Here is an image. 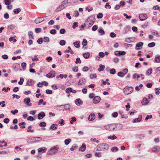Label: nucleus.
I'll return each instance as SVG.
<instances>
[{
	"label": "nucleus",
	"mask_w": 160,
	"mask_h": 160,
	"mask_svg": "<svg viewBox=\"0 0 160 160\" xmlns=\"http://www.w3.org/2000/svg\"><path fill=\"white\" fill-rule=\"evenodd\" d=\"M95 21V16L94 15H91L89 17L86 21L85 25L87 27H90L94 23Z\"/></svg>",
	"instance_id": "nucleus-1"
},
{
	"label": "nucleus",
	"mask_w": 160,
	"mask_h": 160,
	"mask_svg": "<svg viewBox=\"0 0 160 160\" xmlns=\"http://www.w3.org/2000/svg\"><path fill=\"white\" fill-rule=\"evenodd\" d=\"M68 3V0H65L61 2V5L57 8L55 11L58 12L63 10L66 7V4Z\"/></svg>",
	"instance_id": "nucleus-2"
},
{
	"label": "nucleus",
	"mask_w": 160,
	"mask_h": 160,
	"mask_svg": "<svg viewBox=\"0 0 160 160\" xmlns=\"http://www.w3.org/2000/svg\"><path fill=\"white\" fill-rule=\"evenodd\" d=\"M99 148H101L100 151H106L109 149V145L106 143H102L99 144L98 146Z\"/></svg>",
	"instance_id": "nucleus-3"
},
{
	"label": "nucleus",
	"mask_w": 160,
	"mask_h": 160,
	"mask_svg": "<svg viewBox=\"0 0 160 160\" xmlns=\"http://www.w3.org/2000/svg\"><path fill=\"white\" fill-rule=\"evenodd\" d=\"M58 146H56L52 147L49 151L47 152V154L48 155H53L57 152L58 150Z\"/></svg>",
	"instance_id": "nucleus-4"
},
{
	"label": "nucleus",
	"mask_w": 160,
	"mask_h": 160,
	"mask_svg": "<svg viewBox=\"0 0 160 160\" xmlns=\"http://www.w3.org/2000/svg\"><path fill=\"white\" fill-rule=\"evenodd\" d=\"M133 88L132 87H126L123 89V92L126 95L131 93L133 91Z\"/></svg>",
	"instance_id": "nucleus-5"
},
{
	"label": "nucleus",
	"mask_w": 160,
	"mask_h": 160,
	"mask_svg": "<svg viewBox=\"0 0 160 160\" xmlns=\"http://www.w3.org/2000/svg\"><path fill=\"white\" fill-rule=\"evenodd\" d=\"M116 127L115 124H110L106 125L105 127V128L107 130L110 131H113Z\"/></svg>",
	"instance_id": "nucleus-6"
},
{
	"label": "nucleus",
	"mask_w": 160,
	"mask_h": 160,
	"mask_svg": "<svg viewBox=\"0 0 160 160\" xmlns=\"http://www.w3.org/2000/svg\"><path fill=\"white\" fill-rule=\"evenodd\" d=\"M55 76V72L54 71H51L50 72L46 75L48 78H52Z\"/></svg>",
	"instance_id": "nucleus-7"
},
{
	"label": "nucleus",
	"mask_w": 160,
	"mask_h": 160,
	"mask_svg": "<svg viewBox=\"0 0 160 160\" xmlns=\"http://www.w3.org/2000/svg\"><path fill=\"white\" fill-rule=\"evenodd\" d=\"M143 45V43L141 42L137 43L136 44L135 49L137 50H139L141 49L142 48Z\"/></svg>",
	"instance_id": "nucleus-8"
},
{
	"label": "nucleus",
	"mask_w": 160,
	"mask_h": 160,
	"mask_svg": "<svg viewBox=\"0 0 160 160\" xmlns=\"http://www.w3.org/2000/svg\"><path fill=\"white\" fill-rule=\"evenodd\" d=\"M139 18L141 21H144L147 19L148 16L145 14H141L139 15Z\"/></svg>",
	"instance_id": "nucleus-9"
},
{
	"label": "nucleus",
	"mask_w": 160,
	"mask_h": 160,
	"mask_svg": "<svg viewBox=\"0 0 160 160\" xmlns=\"http://www.w3.org/2000/svg\"><path fill=\"white\" fill-rule=\"evenodd\" d=\"M86 83V80L84 78H82L81 79L78 83V85L81 86L83 85H85Z\"/></svg>",
	"instance_id": "nucleus-10"
},
{
	"label": "nucleus",
	"mask_w": 160,
	"mask_h": 160,
	"mask_svg": "<svg viewBox=\"0 0 160 160\" xmlns=\"http://www.w3.org/2000/svg\"><path fill=\"white\" fill-rule=\"evenodd\" d=\"M101 100V98L100 97L97 96L95 97L93 99V102L95 104L98 103Z\"/></svg>",
	"instance_id": "nucleus-11"
},
{
	"label": "nucleus",
	"mask_w": 160,
	"mask_h": 160,
	"mask_svg": "<svg viewBox=\"0 0 160 160\" xmlns=\"http://www.w3.org/2000/svg\"><path fill=\"white\" fill-rule=\"evenodd\" d=\"M24 102L28 106H31L32 103H30V99L29 98H25L23 100Z\"/></svg>",
	"instance_id": "nucleus-12"
},
{
	"label": "nucleus",
	"mask_w": 160,
	"mask_h": 160,
	"mask_svg": "<svg viewBox=\"0 0 160 160\" xmlns=\"http://www.w3.org/2000/svg\"><path fill=\"white\" fill-rule=\"evenodd\" d=\"M95 118V114L93 113H92L89 115L88 117V119L89 121H92L94 120Z\"/></svg>",
	"instance_id": "nucleus-13"
},
{
	"label": "nucleus",
	"mask_w": 160,
	"mask_h": 160,
	"mask_svg": "<svg viewBox=\"0 0 160 160\" xmlns=\"http://www.w3.org/2000/svg\"><path fill=\"white\" fill-rule=\"evenodd\" d=\"M45 116V113L43 112H42L38 114V118L39 120L42 119Z\"/></svg>",
	"instance_id": "nucleus-14"
},
{
	"label": "nucleus",
	"mask_w": 160,
	"mask_h": 160,
	"mask_svg": "<svg viewBox=\"0 0 160 160\" xmlns=\"http://www.w3.org/2000/svg\"><path fill=\"white\" fill-rule=\"evenodd\" d=\"M45 19H42L41 18H38L34 21V22L36 24H38L45 20Z\"/></svg>",
	"instance_id": "nucleus-15"
},
{
	"label": "nucleus",
	"mask_w": 160,
	"mask_h": 160,
	"mask_svg": "<svg viewBox=\"0 0 160 160\" xmlns=\"http://www.w3.org/2000/svg\"><path fill=\"white\" fill-rule=\"evenodd\" d=\"M142 116L140 115L138 118L134 119L132 121V122H133L134 123L139 122L141 121L142 120Z\"/></svg>",
	"instance_id": "nucleus-16"
},
{
	"label": "nucleus",
	"mask_w": 160,
	"mask_h": 160,
	"mask_svg": "<svg viewBox=\"0 0 160 160\" xmlns=\"http://www.w3.org/2000/svg\"><path fill=\"white\" fill-rule=\"evenodd\" d=\"M76 104L77 105L80 106L82 104V101L79 98L77 99L76 100Z\"/></svg>",
	"instance_id": "nucleus-17"
},
{
	"label": "nucleus",
	"mask_w": 160,
	"mask_h": 160,
	"mask_svg": "<svg viewBox=\"0 0 160 160\" xmlns=\"http://www.w3.org/2000/svg\"><path fill=\"white\" fill-rule=\"evenodd\" d=\"M160 148L158 146H154L152 149V151L154 152H158L160 150Z\"/></svg>",
	"instance_id": "nucleus-18"
},
{
	"label": "nucleus",
	"mask_w": 160,
	"mask_h": 160,
	"mask_svg": "<svg viewBox=\"0 0 160 160\" xmlns=\"http://www.w3.org/2000/svg\"><path fill=\"white\" fill-rule=\"evenodd\" d=\"M35 138V140H34L33 141H32L30 142L31 143H35L37 142H38L39 141H40L42 140L41 138V137H36L34 138Z\"/></svg>",
	"instance_id": "nucleus-19"
},
{
	"label": "nucleus",
	"mask_w": 160,
	"mask_h": 160,
	"mask_svg": "<svg viewBox=\"0 0 160 160\" xmlns=\"http://www.w3.org/2000/svg\"><path fill=\"white\" fill-rule=\"evenodd\" d=\"M86 148V145L84 143H83L79 148V150L83 152L85 151Z\"/></svg>",
	"instance_id": "nucleus-20"
},
{
	"label": "nucleus",
	"mask_w": 160,
	"mask_h": 160,
	"mask_svg": "<svg viewBox=\"0 0 160 160\" xmlns=\"http://www.w3.org/2000/svg\"><path fill=\"white\" fill-rule=\"evenodd\" d=\"M34 81L31 79H30L28 80L27 82V84L29 86H32L33 85L34 83Z\"/></svg>",
	"instance_id": "nucleus-21"
},
{
	"label": "nucleus",
	"mask_w": 160,
	"mask_h": 160,
	"mask_svg": "<svg viewBox=\"0 0 160 160\" xmlns=\"http://www.w3.org/2000/svg\"><path fill=\"white\" fill-rule=\"evenodd\" d=\"M148 103L147 99L146 98H144L143 100L142 101V103L143 105H146Z\"/></svg>",
	"instance_id": "nucleus-22"
},
{
	"label": "nucleus",
	"mask_w": 160,
	"mask_h": 160,
	"mask_svg": "<svg viewBox=\"0 0 160 160\" xmlns=\"http://www.w3.org/2000/svg\"><path fill=\"white\" fill-rule=\"evenodd\" d=\"M58 125L57 124H53L49 128L50 129L53 130L57 128Z\"/></svg>",
	"instance_id": "nucleus-23"
},
{
	"label": "nucleus",
	"mask_w": 160,
	"mask_h": 160,
	"mask_svg": "<svg viewBox=\"0 0 160 160\" xmlns=\"http://www.w3.org/2000/svg\"><path fill=\"white\" fill-rule=\"evenodd\" d=\"M74 46L77 48H78L80 46V42L79 41H76L73 43Z\"/></svg>",
	"instance_id": "nucleus-24"
},
{
	"label": "nucleus",
	"mask_w": 160,
	"mask_h": 160,
	"mask_svg": "<svg viewBox=\"0 0 160 160\" xmlns=\"http://www.w3.org/2000/svg\"><path fill=\"white\" fill-rule=\"evenodd\" d=\"M98 32L101 33V35H102L104 34L105 33L104 31L103 30L102 27H100L99 28L98 30Z\"/></svg>",
	"instance_id": "nucleus-25"
},
{
	"label": "nucleus",
	"mask_w": 160,
	"mask_h": 160,
	"mask_svg": "<svg viewBox=\"0 0 160 160\" xmlns=\"http://www.w3.org/2000/svg\"><path fill=\"white\" fill-rule=\"evenodd\" d=\"M83 57L85 58H88L90 56V54L89 52H85L83 54Z\"/></svg>",
	"instance_id": "nucleus-26"
},
{
	"label": "nucleus",
	"mask_w": 160,
	"mask_h": 160,
	"mask_svg": "<svg viewBox=\"0 0 160 160\" xmlns=\"http://www.w3.org/2000/svg\"><path fill=\"white\" fill-rule=\"evenodd\" d=\"M99 68L98 69V71L99 72H101L105 68V66L102 64H100L99 66Z\"/></svg>",
	"instance_id": "nucleus-27"
},
{
	"label": "nucleus",
	"mask_w": 160,
	"mask_h": 160,
	"mask_svg": "<svg viewBox=\"0 0 160 160\" xmlns=\"http://www.w3.org/2000/svg\"><path fill=\"white\" fill-rule=\"evenodd\" d=\"M28 35L29 36V38L30 39H34V37L33 36L32 32L31 31L28 32Z\"/></svg>",
	"instance_id": "nucleus-28"
},
{
	"label": "nucleus",
	"mask_w": 160,
	"mask_h": 160,
	"mask_svg": "<svg viewBox=\"0 0 160 160\" xmlns=\"http://www.w3.org/2000/svg\"><path fill=\"white\" fill-rule=\"evenodd\" d=\"M64 106V109L65 110H70V106L69 104H65L64 105H61V106Z\"/></svg>",
	"instance_id": "nucleus-29"
},
{
	"label": "nucleus",
	"mask_w": 160,
	"mask_h": 160,
	"mask_svg": "<svg viewBox=\"0 0 160 160\" xmlns=\"http://www.w3.org/2000/svg\"><path fill=\"white\" fill-rule=\"evenodd\" d=\"M71 141V140L70 138L66 139L64 141V143L66 145H68Z\"/></svg>",
	"instance_id": "nucleus-30"
},
{
	"label": "nucleus",
	"mask_w": 160,
	"mask_h": 160,
	"mask_svg": "<svg viewBox=\"0 0 160 160\" xmlns=\"http://www.w3.org/2000/svg\"><path fill=\"white\" fill-rule=\"evenodd\" d=\"M152 69L151 68L149 69L146 72V74L147 75H150L152 73Z\"/></svg>",
	"instance_id": "nucleus-31"
},
{
	"label": "nucleus",
	"mask_w": 160,
	"mask_h": 160,
	"mask_svg": "<svg viewBox=\"0 0 160 160\" xmlns=\"http://www.w3.org/2000/svg\"><path fill=\"white\" fill-rule=\"evenodd\" d=\"M26 124V123L24 122H22L21 123H19L18 125L20 126H22L21 128H25V125Z\"/></svg>",
	"instance_id": "nucleus-32"
},
{
	"label": "nucleus",
	"mask_w": 160,
	"mask_h": 160,
	"mask_svg": "<svg viewBox=\"0 0 160 160\" xmlns=\"http://www.w3.org/2000/svg\"><path fill=\"white\" fill-rule=\"evenodd\" d=\"M21 9L20 8H18L14 9L13 10V12L15 14H18L21 11Z\"/></svg>",
	"instance_id": "nucleus-33"
},
{
	"label": "nucleus",
	"mask_w": 160,
	"mask_h": 160,
	"mask_svg": "<svg viewBox=\"0 0 160 160\" xmlns=\"http://www.w3.org/2000/svg\"><path fill=\"white\" fill-rule=\"evenodd\" d=\"M78 147V146L76 144H74L72 146V147L70 148V150L71 151H73L77 148Z\"/></svg>",
	"instance_id": "nucleus-34"
},
{
	"label": "nucleus",
	"mask_w": 160,
	"mask_h": 160,
	"mask_svg": "<svg viewBox=\"0 0 160 160\" xmlns=\"http://www.w3.org/2000/svg\"><path fill=\"white\" fill-rule=\"evenodd\" d=\"M117 138V137L115 135H113L112 136L111 135L109 136L108 138V139L112 140H114L116 139Z\"/></svg>",
	"instance_id": "nucleus-35"
},
{
	"label": "nucleus",
	"mask_w": 160,
	"mask_h": 160,
	"mask_svg": "<svg viewBox=\"0 0 160 160\" xmlns=\"http://www.w3.org/2000/svg\"><path fill=\"white\" fill-rule=\"evenodd\" d=\"M46 149L45 148H44L43 149L42 148H40L38 149V152H46Z\"/></svg>",
	"instance_id": "nucleus-36"
},
{
	"label": "nucleus",
	"mask_w": 160,
	"mask_h": 160,
	"mask_svg": "<svg viewBox=\"0 0 160 160\" xmlns=\"http://www.w3.org/2000/svg\"><path fill=\"white\" fill-rule=\"evenodd\" d=\"M118 75L121 77H123L125 76L123 72H118L117 74Z\"/></svg>",
	"instance_id": "nucleus-37"
},
{
	"label": "nucleus",
	"mask_w": 160,
	"mask_h": 160,
	"mask_svg": "<svg viewBox=\"0 0 160 160\" xmlns=\"http://www.w3.org/2000/svg\"><path fill=\"white\" fill-rule=\"evenodd\" d=\"M76 121V118L74 117H72L71 118V121H70V123L71 124H72L74 122H75Z\"/></svg>",
	"instance_id": "nucleus-38"
},
{
	"label": "nucleus",
	"mask_w": 160,
	"mask_h": 160,
	"mask_svg": "<svg viewBox=\"0 0 160 160\" xmlns=\"http://www.w3.org/2000/svg\"><path fill=\"white\" fill-rule=\"evenodd\" d=\"M87 43V41L85 39H83L82 42V44L83 47L85 46H86Z\"/></svg>",
	"instance_id": "nucleus-39"
},
{
	"label": "nucleus",
	"mask_w": 160,
	"mask_h": 160,
	"mask_svg": "<svg viewBox=\"0 0 160 160\" xmlns=\"http://www.w3.org/2000/svg\"><path fill=\"white\" fill-rule=\"evenodd\" d=\"M58 123L59 124H60V125L61 126L65 124L64 121L62 119H60V121L58 122Z\"/></svg>",
	"instance_id": "nucleus-40"
},
{
	"label": "nucleus",
	"mask_w": 160,
	"mask_h": 160,
	"mask_svg": "<svg viewBox=\"0 0 160 160\" xmlns=\"http://www.w3.org/2000/svg\"><path fill=\"white\" fill-rule=\"evenodd\" d=\"M66 44V41L64 40H61L59 42V44L61 46H64Z\"/></svg>",
	"instance_id": "nucleus-41"
},
{
	"label": "nucleus",
	"mask_w": 160,
	"mask_h": 160,
	"mask_svg": "<svg viewBox=\"0 0 160 160\" xmlns=\"http://www.w3.org/2000/svg\"><path fill=\"white\" fill-rule=\"evenodd\" d=\"M109 4V2H107L105 6V8L107 9H110L111 8V6Z\"/></svg>",
	"instance_id": "nucleus-42"
},
{
	"label": "nucleus",
	"mask_w": 160,
	"mask_h": 160,
	"mask_svg": "<svg viewBox=\"0 0 160 160\" xmlns=\"http://www.w3.org/2000/svg\"><path fill=\"white\" fill-rule=\"evenodd\" d=\"M118 149L117 147H112L111 149V151L112 152H115L118 151Z\"/></svg>",
	"instance_id": "nucleus-43"
},
{
	"label": "nucleus",
	"mask_w": 160,
	"mask_h": 160,
	"mask_svg": "<svg viewBox=\"0 0 160 160\" xmlns=\"http://www.w3.org/2000/svg\"><path fill=\"white\" fill-rule=\"evenodd\" d=\"M116 70L114 68H112L110 71V73L112 74H115L116 73Z\"/></svg>",
	"instance_id": "nucleus-44"
},
{
	"label": "nucleus",
	"mask_w": 160,
	"mask_h": 160,
	"mask_svg": "<svg viewBox=\"0 0 160 160\" xmlns=\"http://www.w3.org/2000/svg\"><path fill=\"white\" fill-rule=\"evenodd\" d=\"M43 41L45 42H48L49 41V38L47 37H44L43 38Z\"/></svg>",
	"instance_id": "nucleus-45"
},
{
	"label": "nucleus",
	"mask_w": 160,
	"mask_h": 160,
	"mask_svg": "<svg viewBox=\"0 0 160 160\" xmlns=\"http://www.w3.org/2000/svg\"><path fill=\"white\" fill-rule=\"evenodd\" d=\"M155 60L157 62H160V56L156 57L155 59Z\"/></svg>",
	"instance_id": "nucleus-46"
},
{
	"label": "nucleus",
	"mask_w": 160,
	"mask_h": 160,
	"mask_svg": "<svg viewBox=\"0 0 160 160\" xmlns=\"http://www.w3.org/2000/svg\"><path fill=\"white\" fill-rule=\"evenodd\" d=\"M72 71L74 72H77L78 71V66H75L73 67L72 68Z\"/></svg>",
	"instance_id": "nucleus-47"
},
{
	"label": "nucleus",
	"mask_w": 160,
	"mask_h": 160,
	"mask_svg": "<svg viewBox=\"0 0 160 160\" xmlns=\"http://www.w3.org/2000/svg\"><path fill=\"white\" fill-rule=\"evenodd\" d=\"M155 45V43L154 42H151L148 44V46L149 47H152Z\"/></svg>",
	"instance_id": "nucleus-48"
},
{
	"label": "nucleus",
	"mask_w": 160,
	"mask_h": 160,
	"mask_svg": "<svg viewBox=\"0 0 160 160\" xmlns=\"http://www.w3.org/2000/svg\"><path fill=\"white\" fill-rule=\"evenodd\" d=\"M24 82V79L22 78H21L20 81L18 82V83L20 85H22Z\"/></svg>",
	"instance_id": "nucleus-49"
},
{
	"label": "nucleus",
	"mask_w": 160,
	"mask_h": 160,
	"mask_svg": "<svg viewBox=\"0 0 160 160\" xmlns=\"http://www.w3.org/2000/svg\"><path fill=\"white\" fill-rule=\"evenodd\" d=\"M5 3L7 5H9L10 4L11 0H4Z\"/></svg>",
	"instance_id": "nucleus-50"
},
{
	"label": "nucleus",
	"mask_w": 160,
	"mask_h": 160,
	"mask_svg": "<svg viewBox=\"0 0 160 160\" xmlns=\"http://www.w3.org/2000/svg\"><path fill=\"white\" fill-rule=\"evenodd\" d=\"M116 127H118L120 129H121L122 128V125L121 124L118 123L115 124Z\"/></svg>",
	"instance_id": "nucleus-51"
},
{
	"label": "nucleus",
	"mask_w": 160,
	"mask_h": 160,
	"mask_svg": "<svg viewBox=\"0 0 160 160\" xmlns=\"http://www.w3.org/2000/svg\"><path fill=\"white\" fill-rule=\"evenodd\" d=\"M72 88H67L66 90V92L67 93H69V92H71Z\"/></svg>",
	"instance_id": "nucleus-52"
},
{
	"label": "nucleus",
	"mask_w": 160,
	"mask_h": 160,
	"mask_svg": "<svg viewBox=\"0 0 160 160\" xmlns=\"http://www.w3.org/2000/svg\"><path fill=\"white\" fill-rule=\"evenodd\" d=\"M26 65L27 64L25 62H23L21 63V66L22 68H23V70H24L25 69Z\"/></svg>",
	"instance_id": "nucleus-53"
},
{
	"label": "nucleus",
	"mask_w": 160,
	"mask_h": 160,
	"mask_svg": "<svg viewBox=\"0 0 160 160\" xmlns=\"http://www.w3.org/2000/svg\"><path fill=\"white\" fill-rule=\"evenodd\" d=\"M43 42L42 38H39L37 40L38 43L39 44H41Z\"/></svg>",
	"instance_id": "nucleus-54"
},
{
	"label": "nucleus",
	"mask_w": 160,
	"mask_h": 160,
	"mask_svg": "<svg viewBox=\"0 0 160 160\" xmlns=\"http://www.w3.org/2000/svg\"><path fill=\"white\" fill-rule=\"evenodd\" d=\"M39 126L40 127H45L46 126V123L45 122H41L39 123Z\"/></svg>",
	"instance_id": "nucleus-55"
},
{
	"label": "nucleus",
	"mask_w": 160,
	"mask_h": 160,
	"mask_svg": "<svg viewBox=\"0 0 160 160\" xmlns=\"http://www.w3.org/2000/svg\"><path fill=\"white\" fill-rule=\"evenodd\" d=\"M81 62V60L80 59V58H77L76 59V61H75V63H76V64H77V63H80Z\"/></svg>",
	"instance_id": "nucleus-56"
},
{
	"label": "nucleus",
	"mask_w": 160,
	"mask_h": 160,
	"mask_svg": "<svg viewBox=\"0 0 160 160\" xmlns=\"http://www.w3.org/2000/svg\"><path fill=\"white\" fill-rule=\"evenodd\" d=\"M125 107L126 108V110L128 111L129 110V108H130V106L129 103L128 102L127 105L125 106Z\"/></svg>",
	"instance_id": "nucleus-57"
},
{
	"label": "nucleus",
	"mask_w": 160,
	"mask_h": 160,
	"mask_svg": "<svg viewBox=\"0 0 160 160\" xmlns=\"http://www.w3.org/2000/svg\"><path fill=\"white\" fill-rule=\"evenodd\" d=\"M103 17V14L102 13H99L97 15V17L98 18H101Z\"/></svg>",
	"instance_id": "nucleus-58"
},
{
	"label": "nucleus",
	"mask_w": 160,
	"mask_h": 160,
	"mask_svg": "<svg viewBox=\"0 0 160 160\" xmlns=\"http://www.w3.org/2000/svg\"><path fill=\"white\" fill-rule=\"evenodd\" d=\"M18 112V110L17 109H15L14 111L12 110L11 111V112L13 115H15Z\"/></svg>",
	"instance_id": "nucleus-59"
},
{
	"label": "nucleus",
	"mask_w": 160,
	"mask_h": 160,
	"mask_svg": "<svg viewBox=\"0 0 160 160\" xmlns=\"http://www.w3.org/2000/svg\"><path fill=\"white\" fill-rule=\"evenodd\" d=\"M52 91L51 90L49 89H47L46 90V93L47 94H51L52 93Z\"/></svg>",
	"instance_id": "nucleus-60"
},
{
	"label": "nucleus",
	"mask_w": 160,
	"mask_h": 160,
	"mask_svg": "<svg viewBox=\"0 0 160 160\" xmlns=\"http://www.w3.org/2000/svg\"><path fill=\"white\" fill-rule=\"evenodd\" d=\"M41 31V29L40 28H36L35 29V31L36 33H38L40 32Z\"/></svg>",
	"instance_id": "nucleus-61"
},
{
	"label": "nucleus",
	"mask_w": 160,
	"mask_h": 160,
	"mask_svg": "<svg viewBox=\"0 0 160 160\" xmlns=\"http://www.w3.org/2000/svg\"><path fill=\"white\" fill-rule=\"evenodd\" d=\"M118 115V113L115 112L112 114V116L114 118H116Z\"/></svg>",
	"instance_id": "nucleus-62"
},
{
	"label": "nucleus",
	"mask_w": 160,
	"mask_h": 160,
	"mask_svg": "<svg viewBox=\"0 0 160 160\" xmlns=\"http://www.w3.org/2000/svg\"><path fill=\"white\" fill-rule=\"evenodd\" d=\"M78 26V22H75L73 23L72 27L73 29H75L76 27H77Z\"/></svg>",
	"instance_id": "nucleus-63"
},
{
	"label": "nucleus",
	"mask_w": 160,
	"mask_h": 160,
	"mask_svg": "<svg viewBox=\"0 0 160 160\" xmlns=\"http://www.w3.org/2000/svg\"><path fill=\"white\" fill-rule=\"evenodd\" d=\"M110 36L111 38H114L116 37V34L113 32H112L110 34Z\"/></svg>",
	"instance_id": "nucleus-64"
}]
</instances>
